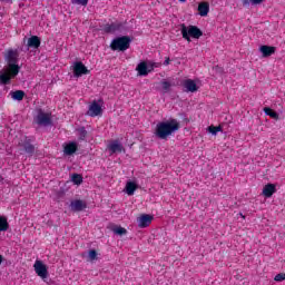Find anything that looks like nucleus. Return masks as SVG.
Listing matches in <instances>:
<instances>
[{
  "label": "nucleus",
  "mask_w": 285,
  "mask_h": 285,
  "mask_svg": "<svg viewBox=\"0 0 285 285\" xmlns=\"http://www.w3.org/2000/svg\"><path fill=\"white\" fill-rule=\"evenodd\" d=\"M19 53L17 50H8L6 55V61L8 66L0 70V83H8L10 79H14L16 76L19 75Z\"/></svg>",
  "instance_id": "obj_1"
},
{
  "label": "nucleus",
  "mask_w": 285,
  "mask_h": 285,
  "mask_svg": "<svg viewBox=\"0 0 285 285\" xmlns=\"http://www.w3.org/2000/svg\"><path fill=\"white\" fill-rule=\"evenodd\" d=\"M177 130H179V121H177V119H169L156 125L155 135L158 139H168V137L175 135Z\"/></svg>",
  "instance_id": "obj_2"
},
{
  "label": "nucleus",
  "mask_w": 285,
  "mask_h": 285,
  "mask_svg": "<svg viewBox=\"0 0 285 285\" xmlns=\"http://www.w3.org/2000/svg\"><path fill=\"white\" fill-rule=\"evenodd\" d=\"M180 32L183 39H185V41H188V43H190L191 39H199L204 36L202 29L193 24H181Z\"/></svg>",
  "instance_id": "obj_3"
},
{
  "label": "nucleus",
  "mask_w": 285,
  "mask_h": 285,
  "mask_svg": "<svg viewBox=\"0 0 285 285\" xmlns=\"http://www.w3.org/2000/svg\"><path fill=\"white\" fill-rule=\"evenodd\" d=\"M155 68H159V63L157 62H150V61H141L137 65L136 71L139 77H147V75H150L155 70Z\"/></svg>",
  "instance_id": "obj_4"
},
{
  "label": "nucleus",
  "mask_w": 285,
  "mask_h": 285,
  "mask_svg": "<svg viewBox=\"0 0 285 285\" xmlns=\"http://www.w3.org/2000/svg\"><path fill=\"white\" fill-rule=\"evenodd\" d=\"M111 50H120L124 52L130 48V38L128 37H120L112 40L110 45Z\"/></svg>",
  "instance_id": "obj_5"
},
{
  "label": "nucleus",
  "mask_w": 285,
  "mask_h": 285,
  "mask_svg": "<svg viewBox=\"0 0 285 285\" xmlns=\"http://www.w3.org/2000/svg\"><path fill=\"white\" fill-rule=\"evenodd\" d=\"M87 115H89V117H101V115H104V101L98 100V101L91 102L89 105Z\"/></svg>",
  "instance_id": "obj_6"
},
{
  "label": "nucleus",
  "mask_w": 285,
  "mask_h": 285,
  "mask_svg": "<svg viewBox=\"0 0 285 285\" xmlns=\"http://www.w3.org/2000/svg\"><path fill=\"white\" fill-rule=\"evenodd\" d=\"M33 269L40 279H48V265L43 261L37 259L33 264Z\"/></svg>",
  "instance_id": "obj_7"
},
{
  "label": "nucleus",
  "mask_w": 285,
  "mask_h": 285,
  "mask_svg": "<svg viewBox=\"0 0 285 285\" xmlns=\"http://www.w3.org/2000/svg\"><path fill=\"white\" fill-rule=\"evenodd\" d=\"M71 70L73 72V77L77 78L83 77V75H88V72H90V70H88V67L81 61L73 62L71 66Z\"/></svg>",
  "instance_id": "obj_8"
},
{
  "label": "nucleus",
  "mask_w": 285,
  "mask_h": 285,
  "mask_svg": "<svg viewBox=\"0 0 285 285\" xmlns=\"http://www.w3.org/2000/svg\"><path fill=\"white\" fill-rule=\"evenodd\" d=\"M153 219H155L154 215L141 214L137 218L138 228H148V226H150V224H153Z\"/></svg>",
  "instance_id": "obj_9"
},
{
  "label": "nucleus",
  "mask_w": 285,
  "mask_h": 285,
  "mask_svg": "<svg viewBox=\"0 0 285 285\" xmlns=\"http://www.w3.org/2000/svg\"><path fill=\"white\" fill-rule=\"evenodd\" d=\"M185 92H197L199 90V80L187 79L183 82Z\"/></svg>",
  "instance_id": "obj_10"
},
{
  "label": "nucleus",
  "mask_w": 285,
  "mask_h": 285,
  "mask_svg": "<svg viewBox=\"0 0 285 285\" xmlns=\"http://www.w3.org/2000/svg\"><path fill=\"white\" fill-rule=\"evenodd\" d=\"M277 51V48L268 45H262L258 48V52L262 55L263 59H267V57H273L275 52Z\"/></svg>",
  "instance_id": "obj_11"
},
{
  "label": "nucleus",
  "mask_w": 285,
  "mask_h": 285,
  "mask_svg": "<svg viewBox=\"0 0 285 285\" xmlns=\"http://www.w3.org/2000/svg\"><path fill=\"white\" fill-rule=\"evenodd\" d=\"M107 150H109L111 153V155H115L117 153H125L124 145H121V142H119V140H111L107 145Z\"/></svg>",
  "instance_id": "obj_12"
},
{
  "label": "nucleus",
  "mask_w": 285,
  "mask_h": 285,
  "mask_svg": "<svg viewBox=\"0 0 285 285\" xmlns=\"http://www.w3.org/2000/svg\"><path fill=\"white\" fill-rule=\"evenodd\" d=\"M70 208L73 213H81V210H86L88 208V205L85 200L81 199H75L70 203Z\"/></svg>",
  "instance_id": "obj_13"
},
{
  "label": "nucleus",
  "mask_w": 285,
  "mask_h": 285,
  "mask_svg": "<svg viewBox=\"0 0 285 285\" xmlns=\"http://www.w3.org/2000/svg\"><path fill=\"white\" fill-rule=\"evenodd\" d=\"M36 122L39 126L50 125V114H46L42 110H38V115L36 116Z\"/></svg>",
  "instance_id": "obj_14"
},
{
  "label": "nucleus",
  "mask_w": 285,
  "mask_h": 285,
  "mask_svg": "<svg viewBox=\"0 0 285 285\" xmlns=\"http://www.w3.org/2000/svg\"><path fill=\"white\" fill-rule=\"evenodd\" d=\"M275 193H277V186H275V184H267L263 187L262 195L268 199L273 197Z\"/></svg>",
  "instance_id": "obj_15"
},
{
  "label": "nucleus",
  "mask_w": 285,
  "mask_h": 285,
  "mask_svg": "<svg viewBox=\"0 0 285 285\" xmlns=\"http://www.w3.org/2000/svg\"><path fill=\"white\" fill-rule=\"evenodd\" d=\"M78 145L75 141L67 142L63 145L65 155H75L77 153Z\"/></svg>",
  "instance_id": "obj_16"
},
{
  "label": "nucleus",
  "mask_w": 285,
  "mask_h": 285,
  "mask_svg": "<svg viewBox=\"0 0 285 285\" xmlns=\"http://www.w3.org/2000/svg\"><path fill=\"white\" fill-rule=\"evenodd\" d=\"M208 12H210V4L208 2H200L198 4V14L200 17H208Z\"/></svg>",
  "instance_id": "obj_17"
},
{
  "label": "nucleus",
  "mask_w": 285,
  "mask_h": 285,
  "mask_svg": "<svg viewBox=\"0 0 285 285\" xmlns=\"http://www.w3.org/2000/svg\"><path fill=\"white\" fill-rule=\"evenodd\" d=\"M28 48H39L41 46V39L37 36H32L27 40Z\"/></svg>",
  "instance_id": "obj_18"
},
{
  "label": "nucleus",
  "mask_w": 285,
  "mask_h": 285,
  "mask_svg": "<svg viewBox=\"0 0 285 285\" xmlns=\"http://www.w3.org/2000/svg\"><path fill=\"white\" fill-rule=\"evenodd\" d=\"M135 190H137V183L135 181H127L125 186V193L129 196L135 195Z\"/></svg>",
  "instance_id": "obj_19"
},
{
  "label": "nucleus",
  "mask_w": 285,
  "mask_h": 285,
  "mask_svg": "<svg viewBox=\"0 0 285 285\" xmlns=\"http://www.w3.org/2000/svg\"><path fill=\"white\" fill-rule=\"evenodd\" d=\"M11 99L14 101H22L26 94L22 90L11 91L10 92Z\"/></svg>",
  "instance_id": "obj_20"
},
{
  "label": "nucleus",
  "mask_w": 285,
  "mask_h": 285,
  "mask_svg": "<svg viewBox=\"0 0 285 285\" xmlns=\"http://www.w3.org/2000/svg\"><path fill=\"white\" fill-rule=\"evenodd\" d=\"M10 228V224L8 223V217L0 216V233H6Z\"/></svg>",
  "instance_id": "obj_21"
},
{
  "label": "nucleus",
  "mask_w": 285,
  "mask_h": 285,
  "mask_svg": "<svg viewBox=\"0 0 285 285\" xmlns=\"http://www.w3.org/2000/svg\"><path fill=\"white\" fill-rule=\"evenodd\" d=\"M263 110L267 117H271V119H279V114L271 109V107H265Z\"/></svg>",
  "instance_id": "obj_22"
},
{
  "label": "nucleus",
  "mask_w": 285,
  "mask_h": 285,
  "mask_svg": "<svg viewBox=\"0 0 285 285\" xmlns=\"http://www.w3.org/2000/svg\"><path fill=\"white\" fill-rule=\"evenodd\" d=\"M71 181L76 186H81V184H83V177L79 174H73L71 175Z\"/></svg>",
  "instance_id": "obj_23"
},
{
  "label": "nucleus",
  "mask_w": 285,
  "mask_h": 285,
  "mask_svg": "<svg viewBox=\"0 0 285 285\" xmlns=\"http://www.w3.org/2000/svg\"><path fill=\"white\" fill-rule=\"evenodd\" d=\"M99 254L97 253V250L91 249L88 253V262H96V259H98Z\"/></svg>",
  "instance_id": "obj_24"
},
{
  "label": "nucleus",
  "mask_w": 285,
  "mask_h": 285,
  "mask_svg": "<svg viewBox=\"0 0 285 285\" xmlns=\"http://www.w3.org/2000/svg\"><path fill=\"white\" fill-rule=\"evenodd\" d=\"M207 132H210V135H217V132H222V127H215V126H209L207 128Z\"/></svg>",
  "instance_id": "obj_25"
},
{
  "label": "nucleus",
  "mask_w": 285,
  "mask_h": 285,
  "mask_svg": "<svg viewBox=\"0 0 285 285\" xmlns=\"http://www.w3.org/2000/svg\"><path fill=\"white\" fill-rule=\"evenodd\" d=\"M112 233H115V235H126L128 230L121 226H118L112 229Z\"/></svg>",
  "instance_id": "obj_26"
},
{
  "label": "nucleus",
  "mask_w": 285,
  "mask_h": 285,
  "mask_svg": "<svg viewBox=\"0 0 285 285\" xmlns=\"http://www.w3.org/2000/svg\"><path fill=\"white\" fill-rule=\"evenodd\" d=\"M244 6H248V3H252V6H259L261 3H264V0H244Z\"/></svg>",
  "instance_id": "obj_27"
},
{
  "label": "nucleus",
  "mask_w": 285,
  "mask_h": 285,
  "mask_svg": "<svg viewBox=\"0 0 285 285\" xmlns=\"http://www.w3.org/2000/svg\"><path fill=\"white\" fill-rule=\"evenodd\" d=\"M285 281V273H279L274 277V282H284Z\"/></svg>",
  "instance_id": "obj_28"
},
{
  "label": "nucleus",
  "mask_w": 285,
  "mask_h": 285,
  "mask_svg": "<svg viewBox=\"0 0 285 285\" xmlns=\"http://www.w3.org/2000/svg\"><path fill=\"white\" fill-rule=\"evenodd\" d=\"M76 6H88V0H72Z\"/></svg>",
  "instance_id": "obj_29"
},
{
  "label": "nucleus",
  "mask_w": 285,
  "mask_h": 285,
  "mask_svg": "<svg viewBox=\"0 0 285 285\" xmlns=\"http://www.w3.org/2000/svg\"><path fill=\"white\" fill-rule=\"evenodd\" d=\"M24 150L26 153H28L29 155L35 153V147L32 145H27L24 146Z\"/></svg>",
  "instance_id": "obj_30"
},
{
  "label": "nucleus",
  "mask_w": 285,
  "mask_h": 285,
  "mask_svg": "<svg viewBox=\"0 0 285 285\" xmlns=\"http://www.w3.org/2000/svg\"><path fill=\"white\" fill-rule=\"evenodd\" d=\"M161 86H163V90H170V82L164 81V82L161 83Z\"/></svg>",
  "instance_id": "obj_31"
},
{
  "label": "nucleus",
  "mask_w": 285,
  "mask_h": 285,
  "mask_svg": "<svg viewBox=\"0 0 285 285\" xmlns=\"http://www.w3.org/2000/svg\"><path fill=\"white\" fill-rule=\"evenodd\" d=\"M79 132H80V135H82L81 139H86V129L82 128L79 130Z\"/></svg>",
  "instance_id": "obj_32"
},
{
  "label": "nucleus",
  "mask_w": 285,
  "mask_h": 285,
  "mask_svg": "<svg viewBox=\"0 0 285 285\" xmlns=\"http://www.w3.org/2000/svg\"><path fill=\"white\" fill-rule=\"evenodd\" d=\"M164 66H170V58H166V59H165Z\"/></svg>",
  "instance_id": "obj_33"
},
{
  "label": "nucleus",
  "mask_w": 285,
  "mask_h": 285,
  "mask_svg": "<svg viewBox=\"0 0 285 285\" xmlns=\"http://www.w3.org/2000/svg\"><path fill=\"white\" fill-rule=\"evenodd\" d=\"M3 262V256L0 255V265L2 264Z\"/></svg>",
  "instance_id": "obj_34"
},
{
  "label": "nucleus",
  "mask_w": 285,
  "mask_h": 285,
  "mask_svg": "<svg viewBox=\"0 0 285 285\" xmlns=\"http://www.w3.org/2000/svg\"><path fill=\"white\" fill-rule=\"evenodd\" d=\"M178 1H180V3H186V0H178Z\"/></svg>",
  "instance_id": "obj_35"
},
{
  "label": "nucleus",
  "mask_w": 285,
  "mask_h": 285,
  "mask_svg": "<svg viewBox=\"0 0 285 285\" xmlns=\"http://www.w3.org/2000/svg\"><path fill=\"white\" fill-rule=\"evenodd\" d=\"M240 217H242L243 219H246V216H244V215H242V214H240Z\"/></svg>",
  "instance_id": "obj_36"
}]
</instances>
